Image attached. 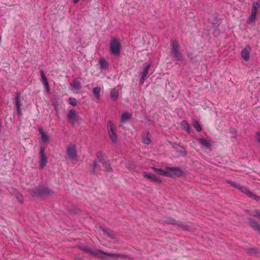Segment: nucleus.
<instances>
[{
  "label": "nucleus",
  "mask_w": 260,
  "mask_h": 260,
  "mask_svg": "<svg viewBox=\"0 0 260 260\" xmlns=\"http://www.w3.org/2000/svg\"><path fill=\"white\" fill-rule=\"evenodd\" d=\"M226 182L230 184L232 186L238 189L242 192L244 193L247 196L251 198L255 201H259L260 198L259 196L253 193L248 187L246 186H241L240 184L237 183L235 182H233L230 180H226Z\"/></svg>",
  "instance_id": "1"
},
{
  "label": "nucleus",
  "mask_w": 260,
  "mask_h": 260,
  "mask_svg": "<svg viewBox=\"0 0 260 260\" xmlns=\"http://www.w3.org/2000/svg\"><path fill=\"white\" fill-rule=\"evenodd\" d=\"M28 192L33 197H39L43 195H48L53 193L48 187L43 186H38L33 189H29Z\"/></svg>",
  "instance_id": "2"
},
{
  "label": "nucleus",
  "mask_w": 260,
  "mask_h": 260,
  "mask_svg": "<svg viewBox=\"0 0 260 260\" xmlns=\"http://www.w3.org/2000/svg\"><path fill=\"white\" fill-rule=\"evenodd\" d=\"M92 255L99 258L102 260H105L107 256L114 257L115 258H126L127 257V256L124 254L106 252L100 249H98L96 251H94Z\"/></svg>",
  "instance_id": "3"
},
{
  "label": "nucleus",
  "mask_w": 260,
  "mask_h": 260,
  "mask_svg": "<svg viewBox=\"0 0 260 260\" xmlns=\"http://www.w3.org/2000/svg\"><path fill=\"white\" fill-rule=\"evenodd\" d=\"M95 156L98 159L99 161L102 164L105 171L111 172L113 171L109 160L107 159L106 155H104L102 151H98L95 154Z\"/></svg>",
  "instance_id": "4"
},
{
  "label": "nucleus",
  "mask_w": 260,
  "mask_h": 260,
  "mask_svg": "<svg viewBox=\"0 0 260 260\" xmlns=\"http://www.w3.org/2000/svg\"><path fill=\"white\" fill-rule=\"evenodd\" d=\"M120 43L117 39H114L110 43V49L111 53L116 56H118L120 54Z\"/></svg>",
  "instance_id": "5"
},
{
  "label": "nucleus",
  "mask_w": 260,
  "mask_h": 260,
  "mask_svg": "<svg viewBox=\"0 0 260 260\" xmlns=\"http://www.w3.org/2000/svg\"><path fill=\"white\" fill-rule=\"evenodd\" d=\"M107 128L109 135L111 138L112 143H115L117 141V135L115 132L116 126L114 125L112 121L109 120L107 122Z\"/></svg>",
  "instance_id": "6"
},
{
  "label": "nucleus",
  "mask_w": 260,
  "mask_h": 260,
  "mask_svg": "<svg viewBox=\"0 0 260 260\" xmlns=\"http://www.w3.org/2000/svg\"><path fill=\"white\" fill-rule=\"evenodd\" d=\"M67 155L72 160H77L78 155L76 145L70 143L67 148Z\"/></svg>",
  "instance_id": "7"
},
{
  "label": "nucleus",
  "mask_w": 260,
  "mask_h": 260,
  "mask_svg": "<svg viewBox=\"0 0 260 260\" xmlns=\"http://www.w3.org/2000/svg\"><path fill=\"white\" fill-rule=\"evenodd\" d=\"M171 46L172 53L174 56L177 58H181L182 55L179 51L180 46L178 41L176 39L171 40Z\"/></svg>",
  "instance_id": "8"
},
{
  "label": "nucleus",
  "mask_w": 260,
  "mask_h": 260,
  "mask_svg": "<svg viewBox=\"0 0 260 260\" xmlns=\"http://www.w3.org/2000/svg\"><path fill=\"white\" fill-rule=\"evenodd\" d=\"M259 7L258 2H255L252 3L251 14L247 19V23L250 24L255 20Z\"/></svg>",
  "instance_id": "9"
},
{
  "label": "nucleus",
  "mask_w": 260,
  "mask_h": 260,
  "mask_svg": "<svg viewBox=\"0 0 260 260\" xmlns=\"http://www.w3.org/2000/svg\"><path fill=\"white\" fill-rule=\"evenodd\" d=\"M166 170L170 171V175L169 177H179L183 175V171L178 167H167L166 168Z\"/></svg>",
  "instance_id": "10"
},
{
  "label": "nucleus",
  "mask_w": 260,
  "mask_h": 260,
  "mask_svg": "<svg viewBox=\"0 0 260 260\" xmlns=\"http://www.w3.org/2000/svg\"><path fill=\"white\" fill-rule=\"evenodd\" d=\"M39 156L40 168L42 169L46 166L48 162V158L45 154V148L44 147H40Z\"/></svg>",
  "instance_id": "11"
},
{
  "label": "nucleus",
  "mask_w": 260,
  "mask_h": 260,
  "mask_svg": "<svg viewBox=\"0 0 260 260\" xmlns=\"http://www.w3.org/2000/svg\"><path fill=\"white\" fill-rule=\"evenodd\" d=\"M151 63L149 62H145L143 64L142 71L140 72L141 80L140 81V85H142L144 84V81L146 79V76L148 74V71L150 68Z\"/></svg>",
  "instance_id": "12"
},
{
  "label": "nucleus",
  "mask_w": 260,
  "mask_h": 260,
  "mask_svg": "<svg viewBox=\"0 0 260 260\" xmlns=\"http://www.w3.org/2000/svg\"><path fill=\"white\" fill-rule=\"evenodd\" d=\"M79 116L74 109H70L67 114V120L73 124L79 120Z\"/></svg>",
  "instance_id": "13"
},
{
  "label": "nucleus",
  "mask_w": 260,
  "mask_h": 260,
  "mask_svg": "<svg viewBox=\"0 0 260 260\" xmlns=\"http://www.w3.org/2000/svg\"><path fill=\"white\" fill-rule=\"evenodd\" d=\"M172 147L175 151L180 154L182 156H185L187 154V152L184 146H181L175 143L169 142Z\"/></svg>",
  "instance_id": "14"
},
{
  "label": "nucleus",
  "mask_w": 260,
  "mask_h": 260,
  "mask_svg": "<svg viewBox=\"0 0 260 260\" xmlns=\"http://www.w3.org/2000/svg\"><path fill=\"white\" fill-rule=\"evenodd\" d=\"M20 94L21 93L20 92L18 91L16 92V96L15 98V104L16 108L17 114L18 115L22 116V113L21 111V106L22 105L21 103Z\"/></svg>",
  "instance_id": "15"
},
{
  "label": "nucleus",
  "mask_w": 260,
  "mask_h": 260,
  "mask_svg": "<svg viewBox=\"0 0 260 260\" xmlns=\"http://www.w3.org/2000/svg\"><path fill=\"white\" fill-rule=\"evenodd\" d=\"M142 174L144 177L149 180L151 181L158 183H160L161 182V179L159 177H158L157 176H156V175L151 173L143 172Z\"/></svg>",
  "instance_id": "16"
},
{
  "label": "nucleus",
  "mask_w": 260,
  "mask_h": 260,
  "mask_svg": "<svg viewBox=\"0 0 260 260\" xmlns=\"http://www.w3.org/2000/svg\"><path fill=\"white\" fill-rule=\"evenodd\" d=\"M247 223L254 230L257 231L260 234V223L255 219L248 218Z\"/></svg>",
  "instance_id": "17"
},
{
  "label": "nucleus",
  "mask_w": 260,
  "mask_h": 260,
  "mask_svg": "<svg viewBox=\"0 0 260 260\" xmlns=\"http://www.w3.org/2000/svg\"><path fill=\"white\" fill-rule=\"evenodd\" d=\"M251 50V48L249 45L242 49L241 52V55L242 57L244 58L245 60L247 61L249 59V54L250 53Z\"/></svg>",
  "instance_id": "18"
},
{
  "label": "nucleus",
  "mask_w": 260,
  "mask_h": 260,
  "mask_svg": "<svg viewBox=\"0 0 260 260\" xmlns=\"http://www.w3.org/2000/svg\"><path fill=\"white\" fill-rule=\"evenodd\" d=\"M99 162H100L97 158L94 159L92 165V172L93 174H98L100 173L102 169Z\"/></svg>",
  "instance_id": "19"
},
{
  "label": "nucleus",
  "mask_w": 260,
  "mask_h": 260,
  "mask_svg": "<svg viewBox=\"0 0 260 260\" xmlns=\"http://www.w3.org/2000/svg\"><path fill=\"white\" fill-rule=\"evenodd\" d=\"M39 133L41 136V139L43 143H47L49 141V137L47 134L44 132L43 129L42 127L39 128Z\"/></svg>",
  "instance_id": "20"
},
{
  "label": "nucleus",
  "mask_w": 260,
  "mask_h": 260,
  "mask_svg": "<svg viewBox=\"0 0 260 260\" xmlns=\"http://www.w3.org/2000/svg\"><path fill=\"white\" fill-rule=\"evenodd\" d=\"M119 96V91L116 88H113L110 91V97L113 101L115 102L117 100Z\"/></svg>",
  "instance_id": "21"
},
{
  "label": "nucleus",
  "mask_w": 260,
  "mask_h": 260,
  "mask_svg": "<svg viewBox=\"0 0 260 260\" xmlns=\"http://www.w3.org/2000/svg\"><path fill=\"white\" fill-rule=\"evenodd\" d=\"M246 252L250 255L255 254L257 256H260V249L256 247L247 249Z\"/></svg>",
  "instance_id": "22"
},
{
  "label": "nucleus",
  "mask_w": 260,
  "mask_h": 260,
  "mask_svg": "<svg viewBox=\"0 0 260 260\" xmlns=\"http://www.w3.org/2000/svg\"><path fill=\"white\" fill-rule=\"evenodd\" d=\"M74 89H79L81 88V84L80 81L77 79H75L73 80L72 82L70 84Z\"/></svg>",
  "instance_id": "23"
},
{
  "label": "nucleus",
  "mask_w": 260,
  "mask_h": 260,
  "mask_svg": "<svg viewBox=\"0 0 260 260\" xmlns=\"http://www.w3.org/2000/svg\"><path fill=\"white\" fill-rule=\"evenodd\" d=\"M132 114L128 112L125 111L122 113L121 116V121L125 122L129 119L131 118Z\"/></svg>",
  "instance_id": "24"
},
{
  "label": "nucleus",
  "mask_w": 260,
  "mask_h": 260,
  "mask_svg": "<svg viewBox=\"0 0 260 260\" xmlns=\"http://www.w3.org/2000/svg\"><path fill=\"white\" fill-rule=\"evenodd\" d=\"M152 169L159 175H163L167 177H169V175H170V173L168 171H165L162 169H157L154 167H152Z\"/></svg>",
  "instance_id": "25"
},
{
  "label": "nucleus",
  "mask_w": 260,
  "mask_h": 260,
  "mask_svg": "<svg viewBox=\"0 0 260 260\" xmlns=\"http://www.w3.org/2000/svg\"><path fill=\"white\" fill-rule=\"evenodd\" d=\"M198 142L206 148H209L211 146V143L209 141L204 138H199Z\"/></svg>",
  "instance_id": "26"
},
{
  "label": "nucleus",
  "mask_w": 260,
  "mask_h": 260,
  "mask_svg": "<svg viewBox=\"0 0 260 260\" xmlns=\"http://www.w3.org/2000/svg\"><path fill=\"white\" fill-rule=\"evenodd\" d=\"M142 142L146 144H149L151 143V141L149 136V133L148 131L146 132V136L143 135L142 137Z\"/></svg>",
  "instance_id": "27"
},
{
  "label": "nucleus",
  "mask_w": 260,
  "mask_h": 260,
  "mask_svg": "<svg viewBox=\"0 0 260 260\" xmlns=\"http://www.w3.org/2000/svg\"><path fill=\"white\" fill-rule=\"evenodd\" d=\"M99 63L102 69H105L108 67V62L104 58H101L99 60Z\"/></svg>",
  "instance_id": "28"
},
{
  "label": "nucleus",
  "mask_w": 260,
  "mask_h": 260,
  "mask_svg": "<svg viewBox=\"0 0 260 260\" xmlns=\"http://www.w3.org/2000/svg\"><path fill=\"white\" fill-rule=\"evenodd\" d=\"M101 90V88L100 87H96L92 89V93L98 100H99L100 98Z\"/></svg>",
  "instance_id": "29"
},
{
  "label": "nucleus",
  "mask_w": 260,
  "mask_h": 260,
  "mask_svg": "<svg viewBox=\"0 0 260 260\" xmlns=\"http://www.w3.org/2000/svg\"><path fill=\"white\" fill-rule=\"evenodd\" d=\"M192 125L195 129L198 132H201L202 129V127L199 122L195 119H192Z\"/></svg>",
  "instance_id": "30"
},
{
  "label": "nucleus",
  "mask_w": 260,
  "mask_h": 260,
  "mask_svg": "<svg viewBox=\"0 0 260 260\" xmlns=\"http://www.w3.org/2000/svg\"><path fill=\"white\" fill-rule=\"evenodd\" d=\"M102 231L104 234H106L108 237L111 238H114L113 231L109 229L103 228Z\"/></svg>",
  "instance_id": "31"
},
{
  "label": "nucleus",
  "mask_w": 260,
  "mask_h": 260,
  "mask_svg": "<svg viewBox=\"0 0 260 260\" xmlns=\"http://www.w3.org/2000/svg\"><path fill=\"white\" fill-rule=\"evenodd\" d=\"M165 222L170 224L172 225H178L177 223V221L174 218L171 217H168L166 218V220H165Z\"/></svg>",
  "instance_id": "32"
},
{
  "label": "nucleus",
  "mask_w": 260,
  "mask_h": 260,
  "mask_svg": "<svg viewBox=\"0 0 260 260\" xmlns=\"http://www.w3.org/2000/svg\"><path fill=\"white\" fill-rule=\"evenodd\" d=\"M182 125L183 126V128L185 129L186 132H187L188 134H190V126L189 125V124L186 120H183L182 121Z\"/></svg>",
  "instance_id": "33"
},
{
  "label": "nucleus",
  "mask_w": 260,
  "mask_h": 260,
  "mask_svg": "<svg viewBox=\"0 0 260 260\" xmlns=\"http://www.w3.org/2000/svg\"><path fill=\"white\" fill-rule=\"evenodd\" d=\"M79 248L83 250V251L87 253H89L90 254H91L92 255L93 254V253L94 252V251H93L91 249L85 246H80L79 247Z\"/></svg>",
  "instance_id": "34"
},
{
  "label": "nucleus",
  "mask_w": 260,
  "mask_h": 260,
  "mask_svg": "<svg viewBox=\"0 0 260 260\" xmlns=\"http://www.w3.org/2000/svg\"><path fill=\"white\" fill-rule=\"evenodd\" d=\"M40 74H41V77L42 78L43 84L47 83V82H48V80H47V78L46 77L45 74L44 73V71L43 70H41L40 71Z\"/></svg>",
  "instance_id": "35"
},
{
  "label": "nucleus",
  "mask_w": 260,
  "mask_h": 260,
  "mask_svg": "<svg viewBox=\"0 0 260 260\" xmlns=\"http://www.w3.org/2000/svg\"><path fill=\"white\" fill-rule=\"evenodd\" d=\"M69 103L70 104L73 106H76L77 105V101L75 98L70 97L69 99Z\"/></svg>",
  "instance_id": "36"
},
{
  "label": "nucleus",
  "mask_w": 260,
  "mask_h": 260,
  "mask_svg": "<svg viewBox=\"0 0 260 260\" xmlns=\"http://www.w3.org/2000/svg\"><path fill=\"white\" fill-rule=\"evenodd\" d=\"M255 138L256 141L260 144V131L256 133Z\"/></svg>",
  "instance_id": "37"
},
{
  "label": "nucleus",
  "mask_w": 260,
  "mask_h": 260,
  "mask_svg": "<svg viewBox=\"0 0 260 260\" xmlns=\"http://www.w3.org/2000/svg\"><path fill=\"white\" fill-rule=\"evenodd\" d=\"M253 215V216H254L255 217L258 218L259 216H260V212L257 210H254L253 211V215Z\"/></svg>",
  "instance_id": "38"
},
{
  "label": "nucleus",
  "mask_w": 260,
  "mask_h": 260,
  "mask_svg": "<svg viewBox=\"0 0 260 260\" xmlns=\"http://www.w3.org/2000/svg\"><path fill=\"white\" fill-rule=\"evenodd\" d=\"M44 85L46 88V91H47V92L49 93L50 91V87H49V83L47 82V83L44 84Z\"/></svg>",
  "instance_id": "39"
},
{
  "label": "nucleus",
  "mask_w": 260,
  "mask_h": 260,
  "mask_svg": "<svg viewBox=\"0 0 260 260\" xmlns=\"http://www.w3.org/2000/svg\"><path fill=\"white\" fill-rule=\"evenodd\" d=\"M79 0H73V2L74 4H77Z\"/></svg>",
  "instance_id": "40"
},
{
  "label": "nucleus",
  "mask_w": 260,
  "mask_h": 260,
  "mask_svg": "<svg viewBox=\"0 0 260 260\" xmlns=\"http://www.w3.org/2000/svg\"><path fill=\"white\" fill-rule=\"evenodd\" d=\"M62 260H64V259H62Z\"/></svg>",
  "instance_id": "41"
}]
</instances>
